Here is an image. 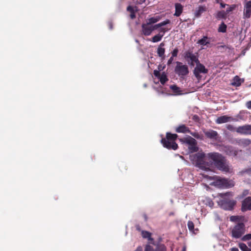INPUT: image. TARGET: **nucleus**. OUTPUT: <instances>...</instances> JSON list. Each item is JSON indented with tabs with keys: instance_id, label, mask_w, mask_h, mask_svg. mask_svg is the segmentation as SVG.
I'll list each match as a JSON object with an SVG mask.
<instances>
[{
	"instance_id": "40",
	"label": "nucleus",
	"mask_w": 251,
	"mask_h": 251,
	"mask_svg": "<svg viewBox=\"0 0 251 251\" xmlns=\"http://www.w3.org/2000/svg\"><path fill=\"white\" fill-rule=\"evenodd\" d=\"M178 52V50L177 48L175 49L173 51L171 52L172 53V56L173 57H176L177 55Z\"/></svg>"
},
{
	"instance_id": "2",
	"label": "nucleus",
	"mask_w": 251,
	"mask_h": 251,
	"mask_svg": "<svg viewBox=\"0 0 251 251\" xmlns=\"http://www.w3.org/2000/svg\"><path fill=\"white\" fill-rule=\"evenodd\" d=\"M203 177L209 180H213L214 181L210 184L219 188H228L234 186V183L232 180L226 178H222L217 176H210L206 175H203Z\"/></svg>"
},
{
	"instance_id": "41",
	"label": "nucleus",
	"mask_w": 251,
	"mask_h": 251,
	"mask_svg": "<svg viewBox=\"0 0 251 251\" xmlns=\"http://www.w3.org/2000/svg\"><path fill=\"white\" fill-rule=\"evenodd\" d=\"M230 155L236 156L237 154V151L234 150L232 149H231L229 151V153H228Z\"/></svg>"
},
{
	"instance_id": "17",
	"label": "nucleus",
	"mask_w": 251,
	"mask_h": 251,
	"mask_svg": "<svg viewBox=\"0 0 251 251\" xmlns=\"http://www.w3.org/2000/svg\"><path fill=\"white\" fill-rule=\"evenodd\" d=\"M177 133H189L190 129L188 127L186 126L185 125H181L178 126L176 129Z\"/></svg>"
},
{
	"instance_id": "59",
	"label": "nucleus",
	"mask_w": 251,
	"mask_h": 251,
	"mask_svg": "<svg viewBox=\"0 0 251 251\" xmlns=\"http://www.w3.org/2000/svg\"><path fill=\"white\" fill-rule=\"evenodd\" d=\"M245 1H247V0H245Z\"/></svg>"
},
{
	"instance_id": "12",
	"label": "nucleus",
	"mask_w": 251,
	"mask_h": 251,
	"mask_svg": "<svg viewBox=\"0 0 251 251\" xmlns=\"http://www.w3.org/2000/svg\"><path fill=\"white\" fill-rule=\"evenodd\" d=\"M155 29H156L155 25H150L147 23L142 25V33L145 36L150 35L151 32Z\"/></svg>"
},
{
	"instance_id": "26",
	"label": "nucleus",
	"mask_w": 251,
	"mask_h": 251,
	"mask_svg": "<svg viewBox=\"0 0 251 251\" xmlns=\"http://www.w3.org/2000/svg\"><path fill=\"white\" fill-rule=\"evenodd\" d=\"M226 11L222 10L217 12L216 18L218 19H224L226 18Z\"/></svg>"
},
{
	"instance_id": "10",
	"label": "nucleus",
	"mask_w": 251,
	"mask_h": 251,
	"mask_svg": "<svg viewBox=\"0 0 251 251\" xmlns=\"http://www.w3.org/2000/svg\"><path fill=\"white\" fill-rule=\"evenodd\" d=\"M208 70L205 68L203 64L200 63V62L196 64V67L194 70V74L197 79H201L200 73L206 74Z\"/></svg>"
},
{
	"instance_id": "44",
	"label": "nucleus",
	"mask_w": 251,
	"mask_h": 251,
	"mask_svg": "<svg viewBox=\"0 0 251 251\" xmlns=\"http://www.w3.org/2000/svg\"><path fill=\"white\" fill-rule=\"evenodd\" d=\"M127 10L128 11H129L130 13H131V12H134V9L133 8V7L131 6H128L127 7Z\"/></svg>"
},
{
	"instance_id": "24",
	"label": "nucleus",
	"mask_w": 251,
	"mask_h": 251,
	"mask_svg": "<svg viewBox=\"0 0 251 251\" xmlns=\"http://www.w3.org/2000/svg\"><path fill=\"white\" fill-rule=\"evenodd\" d=\"M170 88L172 90L173 93L176 95H180L181 91L179 87H177L176 85H172L170 86Z\"/></svg>"
},
{
	"instance_id": "34",
	"label": "nucleus",
	"mask_w": 251,
	"mask_h": 251,
	"mask_svg": "<svg viewBox=\"0 0 251 251\" xmlns=\"http://www.w3.org/2000/svg\"><path fill=\"white\" fill-rule=\"evenodd\" d=\"M189 133L198 139H201L202 138L201 136L197 132H192L190 130V132H189Z\"/></svg>"
},
{
	"instance_id": "54",
	"label": "nucleus",
	"mask_w": 251,
	"mask_h": 251,
	"mask_svg": "<svg viewBox=\"0 0 251 251\" xmlns=\"http://www.w3.org/2000/svg\"><path fill=\"white\" fill-rule=\"evenodd\" d=\"M186 247H183L181 251H186Z\"/></svg>"
},
{
	"instance_id": "42",
	"label": "nucleus",
	"mask_w": 251,
	"mask_h": 251,
	"mask_svg": "<svg viewBox=\"0 0 251 251\" xmlns=\"http://www.w3.org/2000/svg\"><path fill=\"white\" fill-rule=\"evenodd\" d=\"M244 7L251 9V1H247L244 5Z\"/></svg>"
},
{
	"instance_id": "27",
	"label": "nucleus",
	"mask_w": 251,
	"mask_h": 251,
	"mask_svg": "<svg viewBox=\"0 0 251 251\" xmlns=\"http://www.w3.org/2000/svg\"><path fill=\"white\" fill-rule=\"evenodd\" d=\"M232 85L235 86H239L241 84V78L237 75L235 76L233 78V81L232 82Z\"/></svg>"
},
{
	"instance_id": "53",
	"label": "nucleus",
	"mask_w": 251,
	"mask_h": 251,
	"mask_svg": "<svg viewBox=\"0 0 251 251\" xmlns=\"http://www.w3.org/2000/svg\"><path fill=\"white\" fill-rule=\"evenodd\" d=\"M160 31H161V32H163V33H164L165 32V28H161Z\"/></svg>"
},
{
	"instance_id": "50",
	"label": "nucleus",
	"mask_w": 251,
	"mask_h": 251,
	"mask_svg": "<svg viewBox=\"0 0 251 251\" xmlns=\"http://www.w3.org/2000/svg\"><path fill=\"white\" fill-rule=\"evenodd\" d=\"M146 0H137V2L138 4H142Z\"/></svg>"
},
{
	"instance_id": "33",
	"label": "nucleus",
	"mask_w": 251,
	"mask_h": 251,
	"mask_svg": "<svg viewBox=\"0 0 251 251\" xmlns=\"http://www.w3.org/2000/svg\"><path fill=\"white\" fill-rule=\"evenodd\" d=\"M187 226H188L189 230L191 232H192L194 233H195L194 232V224L193 222L191 221H189L187 223Z\"/></svg>"
},
{
	"instance_id": "52",
	"label": "nucleus",
	"mask_w": 251,
	"mask_h": 251,
	"mask_svg": "<svg viewBox=\"0 0 251 251\" xmlns=\"http://www.w3.org/2000/svg\"><path fill=\"white\" fill-rule=\"evenodd\" d=\"M136 229L139 230V231H140V226L139 225H137L136 226Z\"/></svg>"
},
{
	"instance_id": "31",
	"label": "nucleus",
	"mask_w": 251,
	"mask_h": 251,
	"mask_svg": "<svg viewBox=\"0 0 251 251\" xmlns=\"http://www.w3.org/2000/svg\"><path fill=\"white\" fill-rule=\"evenodd\" d=\"M170 23V21L169 20L167 19L164 21H163V22L158 24L155 25V26L156 29H157L158 28H159L160 27L163 26L165 25Z\"/></svg>"
},
{
	"instance_id": "51",
	"label": "nucleus",
	"mask_w": 251,
	"mask_h": 251,
	"mask_svg": "<svg viewBox=\"0 0 251 251\" xmlns=\"http://www.w3.org/2000/svg\"><path fill=\"white\" fill-rule=\"evenodd\" d=\"M231 251H239V250L236 248H232L231 249Z\"/></svg>"
},
{
	"instance_id": "7",
	"label": "nucleus",
	"mask_w": 251,
	"mask_h": 251,
	"mask_svg": "<svg viewBox=\"0 0 251 251\" xmlns=\"http://www.w3.org/2000/svg\"><path fill=\"white\" fill-rule=\"evenodd\" d=\"M184 57L188 63L192 67H194L195 64L199 63L198 54H194L192 51L190 50L186 51L184 54Z\"/></svg>"
},
{
	"instance_id": "19",
	"label": "nucleus",
	"mask_w": 251,
	"mask_h": 251,
	"mask_svg": "<svg viewBox=\"0 0 251 251\" xmlns=\"http://www.w3.org/2000/svg\"><path fill=\"white\" fill-rule=\"evenodd\" d=\"M164 45L165 44L163 42L161 43L157 48V50L158 55L160 57H162L163 58H164L165 57L164 53L165 52V49L162 48L161 47H163Z\"/></svg>"
},
{
	"instance_id": "36",
	"label": "nucleus",
	"mask_w": 251,
	"mask_h": 251,
	"mask_svg": "<svg viewBox=\"0 0 251 251\" xmlns=\"http://www.w3.org/2000/svg\"><path fill=\"white\" fill-rule=\"evenodd\" d=\"M236 7V5L235 4H232V5L229 6V7H228L226 10V14H227L230 12H231L233 10H234Z\"/></svg>"
},
{
	"instance_id": "25",
	"label": "nucleus",
	"mask_w": 251,
	"mask_h": 251,
	"mask_svg": "<svg viewBox=\"0 0 251 251\" xmlns=\"http://www.w3.org/2000/svg\"><path fill=\"white\" fill-rule=\"evenodd\" d=\"M251 16V9L244 7L243 17L244 19L250 18Z\"/></svg>"
},
{
	"instance_id": "47",
	"label": "nucleus",
	"mask_w": 251,
	"mask_h": 251,
	"mask_svg": "<svg viewBox=\"0 0 251 251\" xmlns=\"http://www.w3.org/2000/svg\"><path fill=\"white\" fill-rule=\"evenodd\" d=\"M108 26L110 29H112L113 28V24L111 22H110L108 24Z\"/></svg>"
},
{
	"instance_id": "55",
	"label": "nucleus",
	"mask_w": 251,
	"mask_h": 251,
	"mask_svg": "<svg viewBox=\"0 0 251 251\" xmlns=\"http://www.w3.org/2000/svg\"><path fill=\"white\" fill-rule=\"evenodd\" d=\"M198 118V116L197 115H194V119Z\"/></svg>"
},
{
	"instance_id": "48",
	"label": "nucleus",
	"mask_w": 251,
	"mask_h": 251,
	"mask_svg": "<svg viewBox=\"0 0 251 251\" xmlns=\"http://www.w3.org/2000/svg\"><path fill=\"white\" fill-rule=\"evenodd\" d=\"M134 251H143V249L141 246H138Z\"/></svg>"
},
{
	"instance_id": "38",
	"label": "nucleus",
	"mask_w": 251,
	"mask_h": 251,
	"mask_svg": "<svg viewBox=\"0 0 251 251\" xmlns=\"http://www.w3.org/2000/svg\"><path fill=\"white\" fill-rule=\"evenodd\" d=\"M239 219V217L238 216H232L230 217V220L232 222H237Z\"/></svg>"
},
{
	"instance_id": "14",
	"label": "nucleus",
	"mask_w": 251,
	"mask_h": 251,
	"mask_svg": "<svg viewBox=\"0 0 251 251\" xmlns=\"http://www.w3.org/2000/svg\"><path fill=\"white\" fill-rule=\"evenodd\" d=\"M241 210L243 212L251 210V197H248L242 201Z\"/></svg>"
},
{
	"instance_id": "39",
	"label": "nucleus",
	"mask_w": 251,
	"mask_h": 251,
	"mask_svg": "<svg viewBox=\"0 0 251 251\" xmlns=\"http://www.w3.org/2000/svg\"><path fill=\"white\" fill-rule=\"evenodd\" d=\"M242 240L247 241L251 239V233L247 234L242 237Z\"/></svg>"
},
{
	"instance_id": "46",
	"label": "nucleus",
	"mask_w": 251,
	"mask_h": 251,
	"mask_svg": "<svg viewBox=\"0 0 251 251\" xmlns=\"http://www.w3.org/2000/svg\"><path fill=\"white\" fill-rule=\"evenodd\" d=\"M130 17L131 19H134L135 18V14L134 12L130 13Z\"/></svg>"
},
{
	"instance_id": "56",
	"label": "nucleus",
	"mask_w": 251,
	"mask_h": 251,
	"mask_svg": "<svg viewBox=\"0 0 251 251\" xmlns=\"http://www.w3.org/2000/svg\"><path fill=\"white\" fill-rule=\"evenodd\" d=\"M205 1H206V0H199L200 2H203Z\"/></svg>"
},
{
	"instance_id": "1",
	"label": "nucleus",
	"mask_w": 251,
	"mask_h": 251,
	"mask_svg": "<svg viewBox=\"0 0 251 251\" xmlns=\"http://www.w3.org/2000/svg\"><path fill=\"white\" fill-rule=\"evenodd\" d=\"M191 160L200 169L209 171L215 167L218 170L225 173H230L231 168L228 162L222 154L217 152L207 154L200 151L190 156Z\"/></svg>"
},
{
	"instance_id": "4",
	"label": "nucleus",
	"mask_w": 251,
	"mask_h": 251,
	"mask_svg": "<svg viewBox=\"0 0 251 251\" xmlns=\"http://www.w3.org/2000/svg\"><path fill=\"white\" fill-rule=\"evenodd\" d=\"M177 136L176 134L167 132L166 133V138H162L161 142L164 147L169 150H176L178 148V146L175 141L176 139Z\"/></svg>"
},
{
	"instance_id": "29",
	"label": "nucleus",
	"mask_w": 251,
	"mask_h": 251,
	"mask_svg": "<svg viewBox=\"0 0 251 251\" xmlns=\"http://www.w3.org/2000/svg\"><path fill=\"white\" fill-rule=\"evenodd\" d=\"M163 36V34H158L154 36L151 41L153 43L159 42L161 40Z\"/></svg>"
},
{
	"instance_id": "8",
	"label": "nucleus",
	"mask_w": 251,
	"mask_h": 251,
	"mask_svg": "<svg viewBox=\"0 0 251 251\" xmlns=\"http://www.w3.org/2000/svg\"><path fill=\"white\" fill-rule=\"evenodd\" d=\"M150 244L154 246L155 248L149 244L146 245L145 251H167V248L164 244L161 243H155V242H150Z\"/></svg>"
},
{
	"instance_id": "13",
	"label": "nucleus",
	"mask_w": 251,
	"mask_h": 251,
	"mask_svg": "<svg viewBox=\"0 0 251 251\" xmlns=\"http://www.w3.org/2000/svg\"><path fill=\"white\" fill-rule=\"evenodd\" d=\"M236 132L242 135H251V125H245L237 127Z\"/></svg>"
},
{
	"instance_id": "57",
	"label": "nucleus",
	"mask_w": 251,
	"mask_h": 251,
	"mask_svg": "<svg viewBox=\"0 0 251 251\" xmlns=\"http://www.w3.org/2000/svg\"><path fill=\"white\" fill-rule=\"evenodd\" d=\"M216 2L217 3H220V2H221L220 0H216Z\"/></svg>"
},
{
	"instance_id": "37",
	"label": "nucleus",
	"mask_w": 251,
	"mask_h": 251,
	"mask_svg": "<svg viewBox=\"0 0 251 251\" xmlns=\"http://www.w3.org/2000/svg\"><path fill=\"white\" fill-rule=\"evenodd\" d=\"M226 128L227 129L231 131H236L237 127H234L233 125H226Z\"/></svg>"
},
{
	"instance_id": "5",
	"label": "nucleus",
	"mask_w": 251,
	"mask_h": 251,
	"mask_svg": "<svg viewBox=\"0 0 251 251\" xmlns=\"http://www.w3.org/2000/svg\"><path fill=\"white\" fill-rule=\"evenodd\" d=\"M179 141L188 145V147L190 152H194L198 151L196 140L191 136H188L185 138H180L179 139Z\"/></svg>"
},
{
	"instance_id": "30",
	"label": "nucleus",
	"mask_w": 251,
	"mask_h": 251,
	"mask_svg": "<svg viewBox=\"0 0 251 251\" xmlns=\"http://www.w3.org/2000/svg\"><path fill=\"white\" fill-rule=\"evenodd\" d=\"M159 20L160 18L159 17H151L148 20L147 23L150 25H152V24L157 22Z\"/></svg>"
},
{
	"instance_id": "32",
	"label": "nucleus",
	"mask_w": 251,
	"mask_h": 251,
	"mask_svg": "<svg viewBox=\"0 0 251 251\" xmlns=\"http://www.w3.org/2000/svg\"><path fill=\"white\" fill-rule=\"evenodd\" d=\"M233 119H235V120H232V122H238L240 120H244V118L243 115H242V112L240 111V113L237 114L234 118L233 117Z\"/></svg>"
},
{
	"instance_id": "22",
	"label": "nucleus",
	"mask_w": 251,
	"mask_h": 251,
	"mask_svg": "<svg viewBox=\"0 0 251 251\" xmlns=\"http://www.w3.org/2000/svg\"><path fill=\"white\" fill-rule=\"evenodd\" d=\"M210 43L208 40V38L206 36H204L202 38L198 40L197 43L201 46H205L209 44Z\"/></svg>"
},
{
	"instance_id": "49",
	"label": "nucleus",
	"mask_w": 251,
	"mask_h": 251,
	"mask_svg": "<svg viewBox=\"0 0 251 251\" xmlns=\"http://www.w3.org/2000/svg\"><path fill=\"white\" fill-rule=\"evenodd\" d=\"M220 5L221 8H225L226 4L221 2H220Z\"/></svg>"
},
{
	"instance_id": "23",
	"label": "nucleus",
	"mask_w": 251,
	"mask_h": 251,
	"mask_svg": "<svg viewBox=\"0 0 251 251\" xmlns=\"http://www.w3.org/2000/svg\"><path fill=\"white\" fill-rule=\"evenodd\" d=\"M206 8L205 6H200L198 7V10H197L195 12V16L197 17H199L201 16V14L203 12L206 11Z\"/></svg>"
},
{
	"instance_id": "35",
	"label": "nucleus",
	"mask_w": 251,
	"mask_h": 251,
	"mask_svg": "<svg viewBox=\"0 0 251 251\" xmlns=\"http://www.w3.org/2000/svg\"><path fill=\"white\" fill-rule=\"evenodd\" d=\"M239 246L242 251H249V249L244 243H240Z\"/></svg>"
},
{
	"instance_id": "43",
	"label": "nucleus",
	"mask_w": 251,
	"mask_h": 251,
	"mask_svg": "<svg viewBox=\"0 0 251 251\" xmlns=\"http://www.w3.org/2000/svg\"><path fill=\"white\" fill-rule=\"evenodd\" d=\"M246 106L248 109H251V100L247 101L246 103Z\"/></svg>"
},
{
	"instance_id": "6",
	"label": "nucleus",
	"mask_w": 251,
	"mask_h": 251,
	"mask_svg": "<svg viewBox=\"0 0 251 251\" xmlns=\"http://www.w3.org/2000/svg\"><path fill=\"white\" fill-rule=\"evenodd\" d=\"M245 232V226L244 223H240L235 225L231 231L232 236L235 238H239Z\"/></svg>"
},
{
	"instance_id": "28",
	"label": "nucleus",
	"mask_w": 251,
	"mask_h": 251,
	"mask_svg": "<svg viewBox=\"0 0 251 251\" xmlns=\"http://www.w3.org/2000/svg\"><path fill=\"white\" fill-rule=\"evenodd\" d=\"M226 25L224 22H222L221 24L220 25L218 31L219 32L225 33L226 31Z\"/></svg>"
},
{
	"instance_id": "20",
	"label": "nucleus",
	"mask_w": 251,
	"mask_h": 251,
	"mask_svg": "<svg viewBox=\"0 0 251 251\" xmlns=\"http://www.w3.org/2000/svg\"><path fill=\"white\" fill-rule=\"evenodd\" d=\"M237 143L239 146L242 147H246L251 143V141L249 139H241L239 140Z\"/></svg>"
},
{
	"instance_id": "18",
	"label": "nucleus",
	"mask_w": 251,
	"mask_h": 251,
	"mask_svg": "<svg viewBox=\"0 0 251 251\" xmlns=\"http://www.w3.org/2000/svg\"><path fill=\"white\" fill-rule=\"evenodd\" d=\"M183 11V6L182 5L179 3H176L175 4V13L174 14V16L178 17L179 16Z\"/></svg>"
},
{
	"instance_id": "3",
	"label": "nucleus",
	"mask_w": 251,
	"mask_h": 251,
	"mask_svg": "<svg viewBox=\"0 0 251 251\" xmlns=\"http://www.w3.org/2000/svg\"><path fill=\"white\" fill-rule=\"evenodd\" d=\"M219 196L223 199L219 201L221 208L226 210H232L236 204V201L230 198L232 196V193H220Z\"/></svg>"
},
{
	"instance_id": "58",
	"label": "nucleus",
	"mask_w": 251,
	"mask_h": 251,
	"mask_svg": "<svg viewBox=\"0 0 251 251\" xmlns=\"http://www.w3.org/2000/svg\"><path fill=\"white\" fill-rule=\"evenodd\" d=\"M248 245L250 247H251V241L249 243H248Z\"/></svg>"
},
{
	"instance_id": "45",
	"label": "nucleus",
	"mask_w": 251,
	"mask_h": 251,
	"mask_svg": "<svg viewBox=\"0 0 251 251\" xmlns=\"http://www.w3.org/2000/svg\"><path fill=\"white\" fill-rule=\"evenodd\" d=\"M173 60H174V57L171 56L170 58V59H169V60L168 61L167 65H171L172 63V62H173Z\"/></svg>"
},
{
	"instance_id": "21",
	"label": "nucleus",
	"mask_w": 251,
	"mask_h": 251,
	"mask_svg": "<svg viewBox=\"0 0 251 251\" xmlns=\"http://www.w3.org/2000/svg\"><path fill=\"white\" fill-rule=\"evenodd\" d=\"M142 236L144 238H147L149 241V243L150 242H154L153 239L151 238V232L147 231H142Z\"/></svg>"
},
{
	"instance_id": "11",
	"label": "nucleus",
	"mask_w": 251,
	"mask_h": 251,
	"mask_svg": "<svg viewBox=\"0 0 251 251\" xmlns=\"http://www.w3.org/2000/svg\"><path fill=\"white\" fill-rule=\"evenodd\" d=\"M161 66L159 65L158 69L159 70H155L153 71V75L156 77H157L161 83L164 85L167 81H168V78L167 75L164 72H163L162 74L160 73V70H161Z\"/></svg>"
},
{
	"instance_id": "15",
	"label": "nucleus",
	"mask_w": 251,
	"mask_h": 251,
	"mask_svg": "<svg viewBox=\"0 0 251 251\" xmlns=\"http://www.w3.org/2000/svg\"><path fill=\"white\" fill-rule=\"evenodd\" d=\"M232 120H235V119H233V117L230 116H228L227 115L222 116L218 117L216 122L218 124H221L223 123H226L229 122H232Z\"/></svg>"
},
{
	"instance_id": "9",
	"label": "nucleus",
	"mask_w": 251,
	"mask_h": 251,
	"mask_svg": "<svg viewBox=\"0 0 251 251\" xmlns=\"http://www.w3.org/2000/svg\"><path fill=\"white\" fill-rule=\"evenodd\" d=\"M175 71L179 76H185L188 74L189 70L187 65H183L181 62H176Z\"/></svg>"
},
{
	"instance_id": "16",
	"label": "nucleus",
	"mask_w": 251,
	"mask_h": 251,
	"mask_svg": "<svg viewBox=\"0 0 251 251\" xmlns=\"http://www.w3.org/2000/svg\"><path fill=\"white\" fill-rule=\"evenodd\" d=\"M204 134L207 138L211 139L216 140L218 136L217 132L213 130H210L204 132Z\"/></svg>"
}]
</instances>
